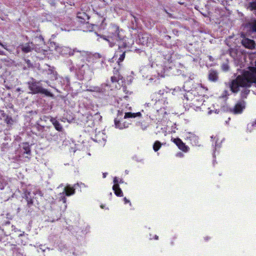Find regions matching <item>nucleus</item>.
<instances>
[{
  "mask_svg": "<svg viewBox=\"0 0 256 256\" xmlns=\"http://www.w3.org/2000/svg\"><path fill=\"white\" fill-rule=\"evenodd\" d=\"M101 206L102 208H104V206Z\"/></svg>",
  "mask_w": 256,
  "mask_h": 256,
  "instance_id": "e433bc0d",
  "label": "nucleus"
},
{
  "mask_svg": "<svg viewBox=\"0 0 256 256\" xmlns=\"http://www.w3.org/2000/svg\"><path fill=\"white\" fill-rule=\"evenodd\" d=\"M118 40H122L118 48H130L134 44V40L132 38H128L122 35V38H118Z\"/></svg>",
  "mask_w": 256,
  "mask_h": 256,
  "instance_id": "423d86ee",
  "label": "nucleus"
},
{
  "mask_svg": "<svg viewBox=\"0 0 256 256\" xmlns=\"http://www.w3.org/2000/svg\"><path fill=\"white\" fill-rule=\"evenodd\" d=\"M76 18L80 24H85L86 22V24H88L86 21L89 20L90 16L84 12H78L76 14Z\"/></svg>",
  "mask_w": 256,
  "mask_h": 256,
  "instance_id": "9d476101",
  "label": "nucleus"
},
{
  "mask_svg": "<svg viewBox=\"0 0 256 256\" xmlns=\"http://www.w3.org/2000/svg\"><path fill=\"white\" fill-rule=\"evenodd\" d=\"M246 28L250 34H256V20H252L248 22Z\"/></svg>",
  "mask_w": 256,
  "mask_h": 256,
  "instance_id": "ddd939ff",
  "label": "nucleus"
},
{
  "mask_svg": "<svg viewBox=\"0 0 256 256\" xmlns=\"http://www.w3.org/2000/svg\"><path fill=\"white\" fill-rule=\"evenodd\" d=\"M42 129H44V126H42L41 128Z\"/></svg>",
  "mask_w": 256,
  "mask_h": 256,
  "instance_id": "f704fd0d",
  "label": "nucleus"
},
{
  "mask_svg": "<svg viewBox=\"0 0 256 256\" xmlns=\"http://www.w3.org/2000/svg\"><path fill=\"white\" fill-rule=\"evenodd\" d=\"M124 200L125 204H128V203H130V200H128L126 197L124 198Z\"/></svg>",
  "mask_w": 256,
  "mask_h": 256,
  "instance_id": "a878e982",
  "label": "nucleus"
},
{
  "mask_svg": "<svg viewBox=\"0 0 256 256\" xmlns=\"http://www.w3.org/2000/svg\"><path fill=\"white\" fill-rule=\"evenodd\" d=\"M46 74L47 75L46 78L52 81L55 80L58 78L56 72L52 69L48 68L46 70Z\"/></svg>",
  "mask_w": 256,
  "mask_h": 256,
  "instance_id": "2eb2a0df",
  "label": "nucleus"
},
{
  "mask_svg": "<svg viewBox=\"0 0 256 256\" xmlns=\"http://www.w3.org/2000/svg\"><path fill=\"white\" fill-rule=\"evenodd\" d=\"M22 198L26 200L27 202V206L30 207L34 204V194L27 190L24 191L23 194Z\"/></svg>",
  "mask_w": 256,
  "mask_h": 256,
  "instance_id": "1a4fd4ad",
  "label": "nucleus"
},
{
  "mask_svg": "<svg viewBox=\"0 0 256 256\" xmlns=\"http://www.w3.org/2000/svg\"><path fill=\"white\" fill-rule=\"evenodd\" d=\"M30 90L32 92V94H44L46 96H52V94L47 90L44 88L38 83L34 82H32L29 86Z\"/></svg>",
  "mask_w": 256,
  "mask_h": 256,
  "instance_id": "7ed1b4c3",
  "label": "nucleus"
},
{
  "mask_svg": "<svg viewBox=\"0 0 256 256\" xmlns=\"http://www.w3.org/2000/svg\"><path fill=\"white\" fill-rule=\"evenodd\" d=\"M112 190L114 191V194L117 196L121 197L123 196V192L121 188H120L119 184H114L112 186Z\"/></svg>",
  "mask_w": 256,
  "mask_h": 256,
  "instance_id": "aec40b11",
  "label": "nucleus"
},
{
  "mask_svg": "<svg viewBox=\"0 0 256 256\" xmlns=\"http://www.w3.org/2000/svg\"><path fill=\"white\" fill-rule=\"evenodd\" d=\"M132 16L133 18H136V17H135L134 16H133V15H132Z\"/></svg>",
  "mask_w": 256,
  "mask_h": 256,
  "instance_id": "c9c22d12",
  "label": "nucleus"
},
{
  "mask_svg": "<svg viewBox=\"0 0 256 256\" xmlns=\"http://www.w3.org/2000/svg\"><path fill=\"white\" fill-rule=\"evenodd\" d=\"M75 192V188L74 187L67 186L64 188V192L60 194L62 195L65 194L66 196H70L74 194Z\"/></svg>",
  "mask_w": 256,
  "mask_h": 256,
  "instance_id": "f3484780",
  "label": "nucleus"
},
{
  "mask_svg": "<svg viewBox=\"0 0 256 256\" xmlns=\"http://www.w3.org/2000/svg\"><path fill=\"white\" fill-rule=\"evenodd\" d=\"M126 51H123L122 48H120L116 51L114 58H118L117 63L118 66H120V63L124 60L126 56Z\"/></svg>",
  "mask_w": 256,
  "mask_h": 256,
  "instance_id": "6e6552de",
  "label": "nucleus"
},
{
  "mask_svg": "<svg viewBox=\"0 0 256 256\" xmlns=\"http://www.w3.org/2000/svg\"><path fill=\"white\" fill-rule=\"evenodd\" d=\"M50 122L52 123L55 129L58 132H62L63 128L60 122L56 119V118L51 117L50 120Z\"/></svg>",
  "mask_w": 256,
  "mask_h": 256,
  "instance_id": "dca6fc26",
  "label": "nucleus"
},
{
  "mask_svg": "<svg viewBox=\"0 0 256 256\" xmlns=\"http://www.w3.org/2000/svg\"><path fill=\"white\" fill-rule=\"evenodd\" d=\"M60 200H62L63 203L66 204V198L65 196L62 195L60 196Z\"/></svg>",
  "mask_w": 256,
  "mask_h": 256,
  "instance_id": "b1692460",
  "label": "nucleus"
},
{
  "mask_svg": "<svg viewBox=\"0 0 256 256\" xmlns=\"http://www.w3.org/2000/svg\"><path fill=\"white\" fill-rule=\"evenodd\" d=\"M19 48L24 53H28L32 51L34 48V44L32 42H28L24 44H20Z\"/></svg>",
  "mask_w": 256,
  "mask_h": 256,
  "instance_id": "f8f14e48",
  "label": "nucleus"
},
{
  "mask_svg": "<svg viewBox=\"0 0 256 256\" xmlns=\"http://www.w3.org/2000/svg\"><path fill=\"white\" fill-rule=\"evenodd\" d=\"M225 70H228V67L224 69Z\"/></svg>",
  "mask_w": 256,
  "mask_h": 256,
  "instance_id": "4c0bfd02",
  "label": "nucleus"
},
{
  "mask_svg": "<svg viewBox=\"0 0 256 256\" xmlns=\"http://www.w3.org/2000/svg\"><path fill=\"white\" fill-rule=\"evenodd\" d=\"M248 8L251 10H256V2H252L248 4Z\"/></svg>",
  "mask_w": 256,
  "mask_h": 256,
  "instance_id": "5701e85b",
  "label": "nucleus"
},
{
  "mask_svg": "<svg viewBox=\"0 0 256 256\" xmlns=\"http://www.w3.org/2000/svg\"><path fill=\"white\" fill-rule=\"evenodd\" d=\"M158 236H155V239L156 240H158Z\"/></svg>",
  "mask_w": 256,
  "mask_h": 256,
  "instance_id": "7c9ffc66",
  "label": "nucleus"
},
{
  "mask_svg": "<svg viewBox=\"0 0 256 256\" xmlns=\"http://www.w3.org/2000/svg\"><path fill=\"white\" fill-rule=\"evenodd\" d=\"M162 146V144L160 142L156 140L154 142L153 145V149L154 152L158 151Z\"/></svg>",
  "mask_w": 256,
  "mask_h": 256,
  "instance_id": "4be33fe9",
  "label": "nucleus"
},
{
  "mask_svg": "<svg viewBox=\"0 0 256 256\" xmlns=\"http://www.w3.org/2000/svg\"><path fill=\"white\" fill-rule=\"evenodd\" d=\"M46 83H47V84H48V80H46Z\"/></svg>",
  "mask_w": 256,
  "mask_h": 256,
  "instance_id": "473e14b6",
  "label": "nucleus"
},
{
  "mask_svg": "<svg viewBox=\"0 0 256 256\" xmlns=\"http://www.w3.org/2000/svg\"><path fill=\"white\" fill-rule=\"evenodd\" d=\"M113 72H114H114H115V73H118V74H120L118 70V69H116V68H114Z\"/></svg>",
  "mask_w": 256,
  "mask_h": 256,
  "instance_id": "bb28decb",
  "label": "nucleus"
},
{
  "mask_svg": "<svg viewBox=\"0 0 256 256\" xmlns=\"http://www.w3.org/2000/svg\"><path fill=\"white\" fill-rule=\"evenodd\" d=\"M114 184H119L118 181L116 177H115L114 179Z\"/></svg>",
  "mask_w": 256,
  "mask_h": 256,
  "instance_id": "393cba45",
  "label": "nucleus"
},
{
  "mask_svg": "<svg viewBox=\"0 0 256 256\" xmlns=\"http://www.w3.org/2000/svg\"><path fill=\"white\" fill-rule=\"evenodd\" d=\"M20 152L23 154H26L28 156H25L26 158H28V156L31 154V150L30 145L27 143H23L22 146L20 147Z\"/></svg>",
  "mask_w": 256,
  "mask_h": 256,
  "instance_id": "4468645a",
  "label": "nucleus"
},
{
  "mask_svg": "<svg viewBox=\"0 0 256 256\" xmlns=\"http://www.w3.org/2000/svg\"><path fill=\"white\" fill-rule=\"evenodd\" d=\"M172 142L174 143L178 148L184 152H186L189 150V148L187 146L180 138H172Z\"/></svg>",
  "mask_w": 256,
  "mask_h": 256,
  "instance_id": "0eeeda50",
  "label": "nucleus"
},
{
  "mask_svg": "<svg viewBox=\"0 0 256 256\" xmlns=\"http://www.w3.org/2000/svg\"><path fill=\"white\" fill-rule=\"evenodd\" d=\"M254 83H256V68L252 67L249 70L244 72L242 74L238 76L232 80L230 88L234 94H237L240 87L244 88L240 92V97L244 99L246 98L250 92L247 88Z\"/></svg>",
  "mask_w": 256,
  "mask_h": 256,
  "instance_id": "f257e3e1",
  "label": "nucleus"
},
{
  "mask_svg": "<svg viewBox=\"0 0 256 256\" xmlns=\"http://www.w3.org/2000/svg\"><path fill=\"white\" fill-rule=\"evenodd\" d=\"M107 174H108V173H106V172H104V173H103V174H102L103 178H106V176Z\"/></svg>",
  "mask_w": 256,
  "mask_h": 256,
  "instance_id": "c756f323",
  "label": "nucleus"
},
{
  "mask_svg": "<svg viewBox=\"0 0 256 256\" xmlns=\"http://www.w3.org/2000/svg\"><path fill=\"white\" fill-rule=\"evenodd\" d=\"M246 105V102L244 100H240L236 102L234 108H230V111L234 114H240L245 109Z\"/></svg>",
  "mask_w": 256,
  "mask_h": 256,
  "instance_id": "39448f33",
  "label": "nucleus"
},
{
  "mask_svg": "<svg viewBox=\"0 0 256 256\" xmlns=\"http://www.w3.org/2000/svg\"><path fill=\"white\" fill-rule=\"evenodd\" d=\"M120 79L121 76L118 73L114 72V76L111 77V81L112 82H118Z\"/></svg>",
  "mask_w": 256,
  "mask_h": 256,
  "instance_id": "412c9836",
  "label": "nucleus"
},
{
  "mask_svg": "<svg viewBox=\"0 0 256 256\" xmlns=\"http://www.w3.org/2000/svg\"><path fill=\"white\" fill-rule=\"evenodd\" d=\"M93 140L94 141H96V142H98L100 141V140L97 138L96 135L95 136V138H94Z\"/></svg>",
  "mask_w": 256,
  "mask_h": 256,
  "instance_id": "cd10ccee",
  "label": "nucleus"
},
{
  "mask_svg": "<svg viewBox=\"0 0 256 256\" xmlns=\"http://www.w3.org/2000/svg\"><path fill=\"white\" fill-rule=\"evenodd\" d=\"M208 79L212 82H216L218 79V74L216 70H210L209 72Z\"/></svg>",
  "mask_w": 256,
  "mask_h": 256,
  "instance_id": "a211bd4d",
  "label": "nucleus"
},
{
  "mask_svg": "<svg viewBox=\"0 0 256 256\" xmlns=\"http://www.w3.org/2000/svg\"><path fill=\"white\" fill-rule=\"evenodd\" d=\"M242 44L246 48L252 50L255 48V42L254 40L244 37L242 40Z\"/></svg>",
  "mask_w": 256,
  "mask_h": 256,
  "instance_id": "9b49d317",
  "label": "nucleus"
},
{
  "mask_svg": "<svg viewBox=\"0 0 256 256\" xmlns=\"http://www.w3.org/2000/svg\"><path fill=\"white\" fill-rule=\"evenodd\" d=\"M171 38L170 36H168V35H166L164 36V38L166 40H170Z\"/></svg>",
  "mask_w": 256,
  "mask_h": 256,
  "instance_id": "c85d7f7f",
  "label": "nucleus"
},
{
  "mask_svg": "<svg viewBox=\"0 0 256 256\" xmlns=\"http://www.w3.org/2000/svg\"><path fill=\"white\" fill-rule=\"evenodd\" d=\"M0 45L4 47V45L2 44L1 43H0Z\"/></svg>",
  "mask_w": 256,
  "mask_h": 256,
  "instance_id": "2f4dec72",
  "label": "nucleus"
},
{
  "mask_svg": "<svg viewBox=\"0 0 256 256\" xmlns=\"http://www.w3.org/2000/svg\"><path fill=\"white\" fill-rule=\"evenodd\" d=\"M122 112H120V110L118 111V117L115 118L114 119V125L116 128L119 129H124L126 128H128L130 125V123L127 122L124 119H122Z\"/></svg>",
  "mask_w": 256,
  "mask_h": 256,
  "instance_id": "20e7f679",
  "label": "nucleus"
},
{
  "mask_svg": "<svg viewBox=\"0 0 256 256\" xmlns=\"http://www.w3.org/2000/svg\"><path fill=\"white\" fill-rule=\"evenodd\" d=\"M0 113L2 114H2V112L1 111H0Z\"/></svg>",
  "mask_w": 256,
  "mask_h": 256,
  "instance_id": "72a5a7b5",
  "label": "nucleus"
},
{
  "mask_svg": "<svg viewBox=\"0 0 256 256\" xmlns=\"http://www.w3.org/2000/svg\"><path fill=\"white\" fill-rule=\"evenodd\" d=\"M142 116V114L140 112H138L136 113H132L131 112H126L124 116V119L129 118H135L136 117H140Z\"/></svg>",
  "mask_w": 256,
  "mask_h": 256,
  "instance_id": "6ab92c4d",
  "label": "nucleus"
},
{
  "mask_svg": "<svg viewBox=\"0 0 256 256\" xmlns=\"http://www.w3.org/2000/svg\"><path fill=\"white\" fill-rule=\"evenodd\" d=\"M122 30L115 24H110L107 28L106 34L100 35L103 40L107 41L110 47L114 46L118 38H122Z\"/></svg>",
  "mask_w": 256,
  "mask_h": 256,
  "instance_id": "f03ea898",
  "label": "nucleus"
}]
</instances>
